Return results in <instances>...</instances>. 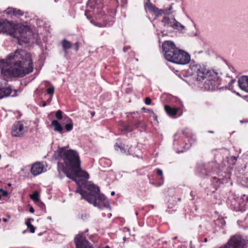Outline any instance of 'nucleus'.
<instances>
[{"label":"nucleus","instance_id":"nucleus-1","mask_svg":"<svg viewBox=\"0 0 248 248\" xmlns=\"http://www.w3.org/2000/svg\"><path fill=\"white\" fill-rule=\"evenodd\" d=\"M58 170L59 173H61V171L63 172L68 178L72 179L78 184V187L75 192L80 194L82 196V199H85L89 203L100 209L109 207L108 200L104 195L100 193L99 187L94 184H89L87 186L88 192L81 188L80 184H83L84 182L82 181H78L77 178H80L82 180H87L89 179V175L88 172L82 170L80 166L77 168L68 170L63 166L61 167L60 164H58Z\"/></svg>","mask_w":248,"mask_h":248},{"label":"nucleus","instance_id":"nucleus-2","mask_svg":"<svg viewBox=\"0 0 248 248\" xmlns=\"http://www.w3.org/2000/svg\"><path fill=\"white\" fill-rule=\"evenodd\" d=\"M31 55L17 49L0 60V73L7 78H22L33 71Z\"/></svg>","mask_w":248,"mask_h":248},{"label":"nucleus","instance_id":"nucleus-3","mask_svg":"<svg viewBox=\"0 0 248 248\" xmlns=\"http://www.w3.org/2000/svg\"><path fill=\"white\" fill-rule=\"evenodd\" d=\"M58 156L63 161L66 167L62 165L65 169L71 170L72 169L77 168L80 166V160L78 152L74 150H66V147H62L58 150Z\"/></svg>","mask_w":248,"mask_h":248},{"label":"nucleus","instance_id":"nucleus-4","mask_svg":"<svg viewBox=\"0 0 248 248\" xmlns=\"http://www.w3.org/2000/svg\"><path fill=\"white\" fill-rule=\"evenodd\" d=\"M162 48L164 52V56L167 60L174 63L181 49L175 46L173 42L167 41L164 42L162 45Z\"/></svg>","mask_w":248,"mask_h":248},{"label":"nucleus","instance_id":"nucleus-5","mask_svg":"<svg viewBox=\"0 0 248 248\" xmlns=\"http://www.w3.org/2000/svg\"><path fill=\"white\" fill-rule=\"evenodd\" d=\"M147 0V1L145 2V7L149 10L154 12L157 16H161L162 14L170 15L172 13V10L173 8L172 5L170 6L169 8H165L164 9H159L151 3L149 0Z\"/></svg>","mask_w":248,"mask_h":248},{"label":"nucleus","instance_id":"nucleus-6","mask_svg":"<svg viewBox=\"0 0 248 248\" xmlns=\"http://www.w3.org/2000/svg\"><path fill=\"white\" fill-rule=\"evenodd\" d=\"M28 131V128L25 127L20 121L16 123L12 127V135L13 137H20L23 136Z\"/></svg>","mask_w":248,"mask_h":248},{"label":"nucleus","instance_id":"nucleus-7","mask_svg":"<svg viewBox=\"0 0 248 248\" xmlns=\"http://www.w3.org/2000/svg\"><path fill=\"white\" fill-rule=\"evenodd\" d=\"M192 69L196 71L197 79L199 81L204 79L207 74L210 72V70L203 64H196L192 67Z\"/></svg>","mask_w":248,"mask_h":248},{"label":"nucleus","instance_id":"nucleus-8","mask_svg":"<svg viewBox=\"0 0 248 248\" xmlns=\"http://www.w3.org/2000/svg\"><path fill=\"white\" fill-rule=\"evenodd\" d=\"M162 22L164 26L167 27H171L179 30L185 29V27L176 21L174 18H170L165 16L163 18Z\"/></svg>","mask_w":248,"mask_h":248},{"label":"nucleus","instance_id":"nucleus-9","mask_svg":"<svg viewBox=\"0 0 248 248\" xmlns=\"http://www.w3.org/2000/svg\"><path fill=\"white\" fill-rule=\"evenodd\" d=\"M190 61V55L182 50H180L177 57L175 59V63L181 65H186L188 64Z\"/></svg>","mask_w":248,"mask_h":248},{"label":"nucleus","instance_id":"nucleus-10","mask_svg":"<svg viewBox=\"0 0 248 248\" xmlns=\"http://www.w3.org/2000/svg\"><path fill=\"white\" fill-rule=\"evenodd\" d=\"M75 243L77 248H93L85 237L80 234L77 235Z\"/></svg>","mask_w":248,"mask_h":248},{"label":"nucleus","instance_id":"nucleus-11","mask_svg":"<svg viewBox=\"0 0 248 248\" xmlns=\"http://www.w3.org/2000/svg\"><path fill=\"white\" fill-rule=\"evenodd\" d=\"M241 243L240 238L234 236L230 239L226 245L220 248H240Z\"/></svg>","mask_w":248,"mask_h":248},{"label":"nucleus","instance_id":"nucleus-12","mask_svg":"<svg viewBox=\"0 0 248 248\" xmlns=\"http://www.w3.org/2000/svg\"><path fill=\"white\" fill-rule=\"evenodd\" d=\"M10 95L12 96H16V91H15L12 93V89L10 86L0 88V99L9 96Z\"/></svg>","mask_w":248,"mask_h":248},{"label":"nucleus","instance_id":"nucleus-13","mask_svg":"<svg viewBox=\"0 0 248 248\" xmlns=\"http://www.w3.org/2000/svg\"><path fill=\"white\" fill-rule=\"evenodd\" d=\"M238 83L239 87L244 91L248 93V76H243L241 77Z\"/></svg>","mask_w":248,"mask_h":248},{"label":"nucleus","instance_id":"nucleus-14","mask_svg":"<svg viewBox=\"0 0 248 248\" xmlns=\"http://www.w3.org/2000/svg\"><path fill=\"white\" fill-rule=\"evenodd\" d=\"M43 165L40 162L34 163L31 169V173L34 176L41 173L43 170Z\"/></svg>","mask_w":248,"mask_h":248},{"label":"nucleus","instance_id":"nucleus-15","mask_svg":"<svg viewBox=\"0 0 248 248\" xmlns=\"http://www.w3.org/2000/svg\"><path fill=\"white\" fill-rule=\"evenodd\" d=\"M203 88L207 91L215 90L217 88L216 82L213 80L206 79L204 83Z\"/></svg>","mask_w":248,"mask_h":248},{"label":"nucleus","instance_id":"nucleus-16","mask_svg":"<svg viewBox=\"0 0 248 248\" xmlns=\"http://www.w3.org/2000/svg\"><path fill=\"white\" fill-rule=\"evenodd\" d=\"M165 109L167 114L171 116H174L177 113L178 108H171L169 105L165 106Z\"/></svg>","mask_w":248,"mask_h":248},{"label":"nucleus","instance_id":"nucleus-17","mask_svg":"<svg viewBox=\"0 0 248 248\" xmlns=\"http://www.w3.org/2000/svg\"><path fill=\"white\" fill-rule=\"evenodd\" d=\"M6 12L8 15L12 14L16 16H20L23 15V12L22 11L13 8H8Z\"/></svg>","mask_w":248,"mask_h":248},{"label":"nucleus","instance_id":"nucleus-18","mask_svg":"<svg viewBox=\"0 0 248 248\" xmlns=\"http://www.w3.org/2000/svg\"><path fill=\"white\" fill-rule=\"evenodd\" d=\"M16 37L18 38V41H21L25 43H28L29 42V38L28 37L27 32H22L19 36H17Z\"/></svg>","mask_w":248,"mask_h":248},{"label":"nucleus","instance_id":"nucleus-19","mask_svg":"<svg viewBox=\"0 0 248 248\" xmlns=\"http://www.w3.org/2000/svg\"><path fill=\"white\" fill-rule=\"evenodd\" d=\"M51 124L54 127L55 131L62 132V127L57 120L52 121Z\"/></svg>","mask_w":248,"mask_h":248},{"label":"nucleus","instance_id":"nucleus-20","mask_svg":"<svg viewBox=\"0 0 248 248\" xmlns=\"http://www.w3.org/2000/svg\"><path fill=\"white\" fill-rule=\"evenodd\" d=\"M62 45L64 51L71 48L72 44L66 39H63L62 41Z\"/></svg>","mask_w":248,"mask_h":248},{"label":"nucleus","instance_id":"nucleus-21","mask_svg":"<svg viewBox=\"0 0 248 248\" xmlns=\"http://www.w3.org/2000/svg\"><path fill=\"white\" fill-rule=\"evenodd\" d=\"M33 220L32 218H28L27 220L26 224L27 228L30 229V231L31 233H34L35 232V227L31 223V221Z\"/></svg>","mask_w":248,"mask_h":248},{"label":"nucleus","instance_id":"nucleus-22","mask_svg":"<svg viewBox=\"0 0 248 248\" xmlns=\"http://www.w3.org/2000/svg\"><path fill=\"white\" fill-rule=\"evenodd\" d=\"M8 23L6 22H0V33L1 32H7L8 31Z\"/></svg>","mask_w":248,"mask_h":248},{"label":"nucleus","instance_id":"nucleus-23","mask_svg":"<svg viewBox=\"0 0 248 248\" xmlns=\"http://www.w3.org/2000/svg\"><path fill=\"white\" fill-rule=\"evenodd\" d=\"M31 198L34 201H39V194L37 191H35L32 195L30 196Z\"/></svg>","mask_w":248,"mask_h":248},{"label":"nucleus","instance_id":"nucleus-24","mask_svg":"<svg viewBox=\"0 0 248 248\" xmlns=\"http://www.w3.org/2000/svg\"><path fill=\"white\" fill-rule=\"evenodd\" d=\"M227 76L228 77L232 78L231 82L230 83H233L235 81V79L233 78V77L236 76L235 74L233 72L232 74L227 73Z\"/></svg>","mask_w":248,"mask_h":248},{"label":"nucleus","instance_id":"nucleus-25","mask_svg":"<svg viewBox=\"0 0 248 248\" xmlns=\"http://www.w3.org/2000/svg\"><path fill=\"white\" fill-rule=\"evenodd\" d=\"M56 117L59 120H61L62 118V111L61 110H59L56 112Z\"/></svg>","mask_w":248,"mask_h":248},{"label":"nucleus","instance_id":"nucleus-26","mask_svg":"<svg viewBox=\"0 0 248 248\" xmlns=\"http://www.w3.org/2000/svg\"><path fill=\"white\" fill-rule=\"evenodd\" d=\"M73 128V124L71 123L65 124V129L67 131H71Z\"/></svg>","mask_w":248,"mask_h":248},{"label":"nucleus","instance_id":"nucleus-27","mask_svg":"<svg viewBox=\"0 0 248 248\" xmlns=\"http://www.w3.org/2000/svg\"><path fill=\"white\" fill-rule=\"evenodd\" d=\"M54 87L52 86L51 87L48 88L46 90V92L49 94H53L54 92Z\"/></svg>","mask_w":248,"mask_h":248},{"label":"nucleus","instance_id":"nucleus-28","mask_svg":"<svg viewBox=\"0 0 248 248\" xmlns=\"http://www.w3.org/2000/svg\"><path fill=\"white\" fill-rule=\"evenodd\" d=\"M145 103L147 105H149L151 103V99L149 97H146L145 99Z\"/></svg>","mask_w":248,"mask_h":248},{"label":"nucleus","instance_id":"nucleus-29","mask_svg":"<svg viewBox=\"0 0 248 248\" xmlns=\"http://www.w3.org/2000/svg\"><path fill=\"white\" fill-rule=\"evenodd\" d=\"M142 110H143L145 112H149V113H154L153 110H152V109H147V108H144V107L142 108Z\"/></svg>","mask_w":248,"mask_h":248},{"label":"nucleus","instance_id":"nucleus-30","mask_svg":"<svg viewBox=\"0 0 248 248\" xmlns=\"http://www.w3.org/2000/svg\"><path fill=\"white\" fill-rule=\"evenodd\" d=\"M115 147H118V148L120 149V150L122 151H124L123 152H125V150L124 149V148L122 146V145H119L117 144H116L115 145Z\"/></svg>","mask_w":248,"mask_h":248},{"label":"nucleus","instance_id":"nucleus-31","mask_svg":"<svg viewBox=\"0 0 248 248\" xmlns=\"http://www.w3.org/2000/svg\"><path fill=\"white\" fill-rule=\"evenodd\" d=\"M157 174L158 175H160V176H162V174H163V171L161 170H160V169H158L157 170Z\"/></svg>","mask_w":248,"mask_h":248},{"label":"nucleus","instance_id":"nucleus-32","mask_svg":"<svg viewBox=\"0 0 248 248\" xmlns=\"http://www.w3.org/2000/svg\"><path fill=\"white\" fill-rule=\"evenodd\" d=\"M1 193H2V196H4V197H6L8 195V192H7V191H5V190H3L1 192Z\"/></svg>","mask_w":248,"mask_h":248},{"label":"nucleus","instance_id":"nucleus-33","mask_svg":"<svg viewBox=\"0 0 248 248\" xmlns=\"http://www.w3.org/2000/svg\"><path fill=\"white\" fill-rule=\"evenodd\" d=\"M94 25L99 27H104L105 26L99 23H94Z\"/></svg>","mask_w":248,"mask_h":248},{"label":"nucleus","instance_id":"nucleus-34","mask_svg":"<svg viewBox=\"0 0 248 248\" xmlns=\"http://www.w3.org/2000/svg\"><path fill=\"white\" fill-rule=\"evenodd\" d=\"M76 47H75V50L76 51H78V47H79V43L78 42H76L75 44Z\"/></svg>","mask_w":248,"mask_h":248},{"label":"nucleus","instance_id":"nucleus-35","mask_svg":"<svg viewBox=\"0 0 248 248\" xmlns=\"http://www.w3.org/2000/svg\"><path fill=\"white\" fill-rule=\"evenodd\" d=\"M242 199L244 200H247L248 202V196L245 195H244L242 197Z\"/></svg>","mask_w":248,"mask_h":248},{"label":"nucleus","instance_id":"nucleus-36","mask_svg":"<svg viewBox=\"0 0 248 248\" xmlns=\"http://www.w3.org/2000/svg\"><path fill=\"white\" fill-rule=\"evenodd\" d=\"M124 130L125 131H128L129 130V126L127 125H125L124 126Z\"/></svg>","mask_w":248,"mask_h":248},{"label":"nucleus","instance_id":"nucleus-37","mask_svg":"<svg viewBox=\"0 0 248 248\" xmlns=\"http://www.w3.org/2000/svg\"><path fill=\"white\" fill-rule=\"evenodd\" d=\"M29 211L31 213H33L34 212V209H33V208L32 207H30V208L29 209Z\"/></svg>","mask_w":248,"mask_h":248},{"label":"nucleus","instance_id":"nucleus-38","mask_svg":"<svg viewBox=\"0 0 248 248\" xmlns=\"http://www.w3.org/2000/svg\"><path fill=\"white\" fill-rule=\"evenodd\" d=\"M8 219L6 218H4L3 219V221H4V222H7L8 221Z\"/></svg>","mask_w":248,"mask_h":248},{"label":"nucleus","instance_id":"nucleus-39","mask_svg":"<svg viewBox=\"0 0 248 248\" xmlns=\"http://www.w3.org/2000/svg\"><path fill=\"white\" fill-rule=\"evenodd\" d=\"M115 195V192L114 191H112L111 192V195L113 196Z\"/></svg>","mask_w":248,"mask_h":248},{"label":"nucleus","instance_id":"nucleus-40","mask_svg":"<svg viewBox=\"0 0 248 248\" xmlns=\"http://www.w3.org/2000/svg\"><path fill=\"white\" fill-rule=\"evenodd\" d=\"M42 106H43V107H45L46 106V102H44Z\"/></svg>","mask_w":248,"mask_h":248},{"label":"nucleus","instance_id":"nucleus-41","mask_svg":"<svg viewBox=\"0 0 248 248\" xmlns=\"http://www.w3.org/2000/svg\"><path fill=\"white\" fill-rule=\"evenodd\" d=\"M204 241L205 242H207V239L206 238H205L204 239Z\"/></svg>","mask_w":248,"mask_h":248},{"label":"nucleus","instance_id":"nucleus-42","mask_svg":"<svg viewBox=\"0 0 248 248\" xmlns=\"http://www.w3.org/2000/svg\"><path fill=\"white\" fill-rule=\"evenodd\" d=\"M4 190L2 188H0V192H2Z\"/></svg>","mask_w":248,"mask_h":248},{"label":"nucleus","instance_id":"nucleus-43","mask_svg":"<svg viewBox=\"0 0 248 248\" xmlns=\"http://www.w3.org/2000/svg\"><path fill=\"white\" fill-rule=\"evenodd\" d=\"M230 69L232 71V70H233V68H232V69H231V68H230Z\"/></svg>","mask_w":248,"mask_h":248},{"label":"nucleus","instance_id":"nucleus-44","mask_svg":"<svg viewBox=\"0 0 248 248\" xmlns=\"http://www.w3.org/2000/svg\"><path fill=\"white\" fill-rule=\"evenodd\" d=\"M23 232V233L26 232V231H24Z\"/></svg>","mask_w":248,"mask_h":248}]
</instances>
